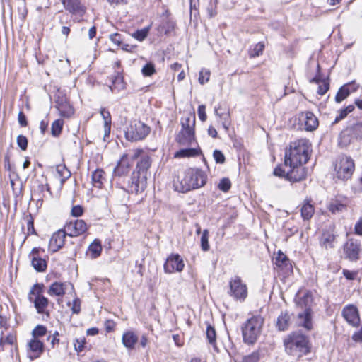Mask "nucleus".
Masks as SVG:
<instances>
[{
	"mask_svg": "<svg viewBox=\"0 0 362 362\" xmlns=\"http://www.w3.org/2000/svg\"><path fill=\"white\" fill-rule=\"evenodd\" d=\"M342 315L346 321L353 327H358L361 320L356 306L353 305H346L342 310Z\"/></svg>",
	"mask_w": 362,
	"mask_h": 362,
	"instance_id": "nucleus-15",
	"label": "nucleus"
},
{
	"mask_svg": "<svg viewBox=\"0 0 362 362\" xmlns=\"http://www.w3.org/2000/svg\"><path fill=\"white\" fill-rule=\"evenodd\" d=\"M354 168V162L350 157L341 156L334 166L335 176L340 180H348L351 177Z\"/></svg>",
	"mask_w": 362,
	"mask_h": 362,
	"instance_id": "nucleus-8",
	"label": "nucleus"
},
{
	"mask_svg": "<svg viewBox=\"0 0 362 362\" xmlns=\"http://www.w3.org/2000/svg\"><path fill=\"white\" fill-rule=\"evenodd\" d=\"M200 150L195 148L181 149L175 154V158L194 157L198 156Z\"/></svg>",
	"mask_w": 362,
	"mask_h": 362,
	"instance_id": "nucleus-36",
	"label": "nucleus"
},
{
	"mask_svg": "<svg viewBox=\"0 0 362 362\" xmlns=\"http://www.w3.org/2000/svg\"><path fill=\"white\" fill-rule=\"evenodd\" d=\"M349 94L350 90L349 89V85H344L341 86L337 93L335 96V101L337 103H341L345 100L349 95Z\"/></svg>",
	"mask_w": 362,
	"mask_h": 362,
	"instance_id": "nucleus-39",
	"label": "nucleus"
},
{
	"mask_svg": "<svg viewBox=\"0 0 362 362\" xmlns=\"http://www.w3.org/2000/svg\"><path fill=\"white\" fill-rule=\"evenodd\" d=\"M287 170L282 169L281 167H277L274 170V175L280 177H286Z\"/></svg>",
	"mask_w": 362,
	"mask_h": 362,
	"instance_id": "nucleus-62",
	"label": "nucleus"
},
{
	"mask_svg": "<svg viewBox=\"0 0 362 362\" xmlns=\"http://www.w3.org/2000/svg\"><path fill=\"white\" fill-rule=\"evenodd\" d=\"M286 352L297 358L310 352L307 337L299 333H291L284 341Z\"/></svg>",
	"mask_w": 362,
	"mask_h": 362,
	"instance_id": "nucleus-3",
	"label": "nucleus"
},
{
	"mask_svg": "<svg viewBox=\"0 0 362 362\" xmlns=\"http://www.w3.org/2000/svg\"><path fill=\"white\" fill-rule=\"evenodd\" d=\"M86 345V339L83 337L76 338L74 341V349L77 352H81L84 350Z\"/></svg>",
	"mask_w": 362,
	"mask_h": 362,
	"instance_id": "nucleus-48",
	"label": "nucleus"
},
{
	"mask_svg": "<svg viewBox=\"0 0 362 362\" xmlns=\"http://www.w3.org/2000/svg\"><path fill=\"white\" fill-rule=\"evenodd\" d=\"M47 333V329L43 325H37L32 332V339H38V337H43Z\"/></svg>",
	"mask_w": 362,
	"mask_h": 362,
	"instance_id": "nucleus-45",
	"label": "nucleus"
},
{
	"mask_svg": "<svg viewBox=\"0 0 362 362\" xmlns=\"http://www.w3.org/2000/svg\"><path fill=\"white\" fill-rule=\"evenodd\" d=\"M296 325L298 327H303L307 330L313 329L312 312L311 309L306 308L302 313L298 314Z\"/></svg>",
	"mask_w": 362,
	"mask_h": 362,
	"instance_id": "nucleus-23",
	"label": "nucleus"
},
{
	"mask_svg": "<svg viewBox=\"0 0 362 362\" xmlns=\"http://www.w3.org/2000/svg\"><path fill=\"white\" fill-rule=\"evenodd\" d=\"M206 107L204 105H201L198 107L197 113L199 118L201 121L204 122L206 119V114L205 112Z\"/></svg>",
	"mask_w": 362,
	"mask_h": 362,
	"instance_id": "nucleus-59",
	"label": "nucleus"
},
{
	"mask_svg": "<svg viewBox=\"0 0 362 362\" xmlns=\"http://www.w3.org/2000/svg\"><path fill=\"white\" fill-rule=\"evenodd\" d=\"M110 40L115 45L119 46L122 44V38L120 34L113 33L110 35Z\"/></svg>",
	"mask_w": 362,
	"mask_h": 362,
	"instance_id": "nucleus-58",
	"label": "nucleus"
},
{
	"mask_svg": "<svg viewBox=\"0 0 362 362\" xmlns=\"http://www.w3.org/2000/svg\"><path fill=\"white\" fill-rule=\"evenodd\" d=\"M211 72L209 69H202L199 74V82L204 84L208 82L210 78Z\"/></svg>",
	"mask_w": 362,
	"mask_h": 362,
	"instance_id": "nucleus-47",
	"label": "nucleus"
},
{
	"mask_svg": "<svg viewBox=\"0 0 362 362\" xmlns=\"http://www.w3.org/2000/svg\"><path fill=\"white\" fill-rule=\"evenodd\" d=\"M47 293L50 296H62L65 293V284L54 282L51 284Z\"/></svg>",
	"mask_w": 362,
	"mask_h": 362,
	"instance_id": "nucleus-32",
	"label": "nucleus"
},
{
	"mask_svg": "<svg viewBox=\"0 0 362 362\" xmlns=\"http://www.w3.org/2000/svg\"><path fill=\"white\" fill-rule=\"evenodd\" d=\"M335 241V235L329 232L323 233L320 244L325 249L333 248L334 243Z\"/></svg>",
	"mask_w": 362,
	"mask_h": 362,
	"instance_id": "nucleus-31",
	"label": "nucleus"
},
{
	"mask_svg": "<svg viewBox=\"0 0 362 362\" xmlns=\"http://www.w3.org/2000/svg\"><path fill=\"white\" fill-rule=\"evenodd\" d=\"M301 217L303 220L310 219L315 212V207L311 204L310 199H305L300 209Z\"/></svg>",
	"mask_w": 362,
	"mask_h": 362,
	"instance_id": "nucleus-25",
	"label": "nucleus"
},
{
	"mask_svg": "<svg viewBox=\"0 0 362 362\" xmlns=\"http://www.w3.org/2000/svg\"><path fill=\"white\" fill-rule=\"evenodd\" d=\"M131 165L127 154H124L118 161L113 170L114 176L122 177L127 175L130 170Z\"/></svg>",
	"mask_w": 362,
	"mask_h": 362,
	"instance_id": "nucleus-22",
	"label": "nucleus"
},
{
	"mask_svg": "<svg viewBox=\"0 0 362 362\" xmlns=\"http://www.w3.org/2000/svg\"><path fill=\"white\" fill-rule=\"evenodd\" d=\"M102 252L101 243L98 240H95L88 247L87 255L91 259H95L99 257Z\"/></svg>",
	"mask_w": 362,
	"mask_h": 362,
	"instance_id": "nucleus-29",
	"label": "nucleus"
},
{
	"mask_svg": "<svg viewBox=\"0 0 362 362\" xmlns=\"http://www.w3.org/2000/svg\"><path fill=\"white\" fill-rule=\"evenodd\" d=\"M354 230L356 234L362 235V218L356 223Z\"/></svg>",
	"mask_w": 362,
	"mask_h": 362,
	"instance_id": "nucleus-64",
	"label": "nucleus"
},
{
	"mask_svg": "<svg viewBox=\"0 0 362 362\" xmlns=\"http://www.w3.org/2000/svg\"><path fill=\"white\" fill-rule=\"evenodd\" d=\"M201 247L203 251L206 252L209 250V231L205 229L202 232V235L201 237Z\"/></svg>",
	"mask_w": 362,
	"mask_h": 362,
	"instance_id": "nucleus-44",
	"label": "nucleus"
},
{
	"mask_svg": "<svg viewBox=\"0 0 362 362\" xmlns=\"http://www.w3.org/2000/svg\"><path fill=\"white\" fill-rule=\"evenodd\" d=\"M343 274L348 280H354L357 276V272L349 271L347 269L343 270Z\"/></svg>",
	"mask_w": 362,
	"mask_h": 362,
	"instance_id": "nucleus-61",
	"label": "nucleus"
},
{
	"mask_svg": "<svg viewBox=\"0 0 362 362\" xmlns=\"http://www.w3.org/2000/svg\"><path fill=\"white\" fill-rule=\"evenodd\" d=\"M311 144L306 139H300L292 142L290 148L284 156V166L288 165H304L309 160Z\"/></svg>",
	"mask_w": 362,
	"mask_h": 362,
	"instance_id": "nucleus-2",
	"label": "nucleus"
},
{
	"mask_svg": "<svg viewBox=\"0 0 362 362\" xmlns=\"http://www.w3.org/2000/svg\"><path fill=\"white\" fill-rule=\"evenodd\" d=\"M264 49V44L263 42H258L255 45V47L250 52L251 57H255L261 55Z\"/></svg>",
	"mask_w": 362,
	"mask_h": 362,
	"instance_id": "nucleus-49",
	"label": "nucleus"
},
{
	"mask_svg": "<svg viewBox=\"0 0 362 362\" xmlns=\"http://www.w3.org/2000/svg\"><path fill=\"white\" fill-rule=\"evenodd\" d=\"M264 319L260 316H253L248 319L242 328L243 337L245 343L254 344L260 334Z\"/></svg>",
	"mask_w": 362,
	"mask_h": 362,
	"instance_id": "nucleus-4",
	"label": "nucleus"
},
{
	"mask_svg": "<svg viewBox=\"0 0 362 362\" xmlns=\"http://www.w3.org/2000/svg\"><path fill=\"white\" fill-rule=\"evenodd\" d=\"M354 110V106L352 105H348L346 107L341 109L338 112L333 123H337L340 120L344 119L349 113L351 112Z\"/></svg>",
	"mask_w": 362,
	"mask_h": 362,
	"instance_id": "nucleus-41",
	"label": "nucleus"
},
{
	"mask_svg": "<svg viewBox=\"0 0 362 362\" xmlns=\"http://www.w3.org/2000/svg\"><path fill=\"white\" fill-rule=\"evenodd\" d=\"M231 187L230 180L228 178H222L218 184V189L224 192H227Z\"/></svg>",
	"mask_w": 362,
	"mask_h": 362,
	"instance_id": "nucleus-50",
	"label": "nucleus"
},
{
	"mask_svg": "<svg viewBox=\"0 0 362 362\" xmlns=\"http://www.w3.org/2000/svg\"><path fill=\"white\" fill-rule=\"evenodd\" d=\"M17 144L22 151H25L28 147V139L23 135H18L17 137Z\"/></svg>",
	"mask_w": 362,
	"mask_h": 362,
	"instance_id": "nucleus-52",
	"label": "nucleus"
},
{
	"mask_svg": "<svg viewBox=\"0 0 362 362\" xmlns=\"http://www.w3.org/2000/svg\"><path fill=\"white\" fill-rule=\"evenodd\" d=\"M184 267L183 259L178 254H172L168 257L164 264V271L168 274L175 272H180L183 270Z\"/></svg>",
	"mask_w": 362,
	"mask_h": 362,
	"instance_id": "nucleus-13",
	"label": "nucleus"
},
{
	"mask_svg": "<svg viewBox=\"0 0 362 362\" xmlns=\"http://www.w3.org/2000/svg\"><path fill=\"white\" fill-rule=\"evenodd\" d=\"M18 119L21 127H26L28 125L26 117L23 112H20L18 113Z\"/></svg>",
	"mask_w": 362,
	"mask_h": 362,
	"instance_id": "nucleus-63",
	"label": "nucleus"
},
{
	"mask_svg": "<svg viewBox=\"0 0 362 362\" xmlns=\"http://www.w3.org/2000/svg\"><path fill=\"white\" fill-rule=\"evenodd\" d=\"M182 129L176 137V141L182 146L191 145L194 141L195 116L182 119Z\"/></svg>",
	"mask_w": 362,
	"mask_h": 362,
	"instance_id": "nucleus-7",
	"label": "nucleus"
},
{
	"mask_svg": "<svg viewBox=\"0 0 362 362\" xmlns=\"http://www.w3.org/2000/svg\"><path fill=\"white\" fill-rule=\"evenodd\" d=\"M18 11L21 18L23 20L25 19L28 14L26 4L23 3V2H21V4H19V6L18 7Z\"/></svg>",
	"mask_w": 362,
	"mask_h": 362,
	"instance_id": "nucleus-55",
	"label": "nucleus"
},
{
	"mask_svg": "<svg viewBox=\"0 0 362 362\" xmlns=\"http://www.w3.org/2000/svg\"><path fill=\"white\" fill-rule=\"evenodd\" d=\"M40 248L34 247L29 254V258L33 268L37 272H44L47 268L45 259L41 258L39 255Z\"/></svg>",
	"mask_w": 362,
	"mask_h": 362,
	"instance_id": "nucleus-20",
	"label": "nucleus"
},
{
	"mask_svg": "<svg viewBox=\"0 0 362 362\" xmlns=\"http://www.w3.org/2000/svg\"><path fill=\"white\" fill-rule=\"evenodd\" d=\"M360 251V243L357 240L350 239L344 245L346 257L351 261L359 259Z\"/></svg>",
	"mask_w": 362,
	"mask_h": 362,
	"instance_id": "nucleus-19",
	"label": "nucleus"
},
{
	"mask_svg": "<svg viewBox=\"0 0 362 362\" xmlns=\"http://www.w3.org/2000/svg\"><path fill=\"white\" fill-rule=\"evenodd\" d=\"M207 181V175L201 169L189 168L186 169L181 177L174 182L175 190L185 193L192 189L204 186Z\"/></svg>",
	"mask_w": 362,
	"mask_h": 362,
	"instance_id": "nucleus-1",
	"label": "nucleus"
},
{
	"mask_svg": "<svg viewBox=\"0 0 362 362\" xmlns=\"http://www.w3.org/2000/svg\"><path fill=\"white\" fill-rule=\"evenodd\" d=\"M28 354L33 360L41 356L44 351V344L38 339H31L28 343Z\"/></svg>",
	"mask_w": 362,
	"mask_h": 362,
	"instance_id": "nucleus-21",
	"label": "nucleus"
},
{
	"mask_svg": "<svg viewBox=\"0 0 362 362\" xmlns=\"http://www.w3.org/2000/svg\"><path fill=\"white\" fill-rule=\"evenodd\" d=\"M286 179L291 182H299L306 177L307 170L303 165H288Z\"/></svg>",
	"mask_w": 362,
	"mask_h": 362,
	"instance_id": "nucleus-14",
	"label": "nucleus"
},
{
	"mask_svg": "<svg viewBox=\"0 0 362 362\" xmlns=\"http://www.w3.org/2000/svg\"><path fill=\"white\" fill-rule=\"evenodd\" d=\"M329 83L324 81H322V84H320L318 86L317 93L320 95H323L327 92V90H329Z\"/></svg>",
	"mask_w": 362,
	"mask_h": 362,
	"instance_id": "nucleus-54",
	"label": "nucleus"
},
{
	"mask_svg": "<svg viewBox=\"0 0 362 362\" xmlns=\"http://www.w3.org/2000/svg\"><path fill=\"white\" fill-rule=\"evenodd\" d=\"M259 354L253 352L251 354L246 356L243 358V362H258Z\"/></svg>",
	"mask_w": 362,
	"mask_h": 362,
	"instance_id": "nucleus-57",
	"label": "nucleus"
},
{
	"mask_svg": "<svg viewBox=\"0 0 362 362\" xmlns=\"http://www.w3.org/2000/svg\"><path fill=\"white\" fill-rule=\"evenodd\" d=\"M275 264L278 267L285 269L288 271L292 269L289 259L285 254L280 251L278 252L277 256L275 258Z\"/></svg>",
	"mask_w": 362,
	"mask_h": 362,
	"instance_id": "nucleus-28",
	"label": "nucleus"
},
{
	"mask_svg": "<svg viewBox=\"0 0 362 362\" xmlns=\"http://www.w3.org/2000/svg\"><path fill=\"white\" fill-rule=\"evenodd\" d=\"M138 336L132 331L124 332L122 341L123 345L128 349H133L136 344L138 342Z\"/></svg>",
	"mask_w": 362,
	"mask_h": 362,
	"instance_id": "nucleus-24",
	"label": "nucleus"
},
{
	"mask_svg": "<svg viewBox=\"0 0 362 362\" xmlns=\"http://www.w3.org/2000/svg\"><path fill=\"white\" fill-rule=\"evenodd\" d=\"M63 120L57 119L52 124V134L54 136H58L62 130L63 127Z\"/></svg>",
	"mask_w": 362,
	"mask_h": 362,
	"instance_id": "nucleus-43",
	"label": "nucleus"
},
{
	"mask_svg": "<svg viewBox=\"0 0 362 362\" xmlns=\"http://www.w3.org/2000/svg\"><path fill=\"white\" fill-rule=\"evenodd\" d=\"M57 174L60 179L61 185H63L64 182L71 177V172L66 167L65 165H58L56 168Z\"/></svg>",
	"mask_w": 362,
	"mask_h": 362,
	"instance_id": "nucleus-35",
	"label": "nucleus"
},
{
	"mask_svg": "<svg viewBox=\"0 0 362 362\" xmlns=\"http://www.w3.org/2000/svg\"><path fill=\"white\" fill-rule=\"evenodd\" d=\"M213 156L217 163L223 164L225 162V156L219 150H215L213 153Z\"/></svg>",
	"mask_w": 362,
	"mask_h": 362,
	"instance_id": "nucleus-53",
	"label": "nucleus"
},
{
	"mask_svg": "<svg viewBox=\"0 0 362 362\" xmlns=\"http://www.w3.org/2000/svg\"><path fill=\"white\" fill-rule=\"evenodd\" d=\"M42 285L35 284L29 293V300L33 303L37 313L45 314L47 317H49V313L47 310L49 300L42 295Z\"/></svg>",
	"mask_w": 362,
	"mask_h": 362,
	"instance_id": "nucleus-6",
	"label": "nucleus"
},
{
	"mask_svg": "<svg viewBox=\"0 0 362 362\" xmlns=\"http://www.w3.org/2000/svg\"><path fill=\"white\" fill-rule=\"evenodd\" d=\"M291 324V316L287 312H282L278 317L276 326L280 331H284L288 329Z\"/></svg>",
	"mask_w": 362,
	"mask_h": 362,
	"instance_id": "nucleus-27",
	"label": "nucleus"
},
{
	"mask_svg": "<svg viewBox=\"0 0 362 362\" xmlns=\"http://www.w3.org/2000/svg\"><path fill=\"white\" fill-rule=\"evenodd\" d=\"M15 337L12 334H8L6 337H4L3 336L0 337V351L3 350V346L4 344H13L15 341Z\"/></svg>",
	"mask_w": 362,
	"mask_h": 362,
	"instance_id": "nucleus-51",
	"label": "nucleus"
},
{
	"mask_svg": "<svg viewBox=\"0 0 362 362\" xmlns=\"http://www.w3.org/2000/svg\"><path fill=\"white\" fill-rule=\"evenodd\" d=\"M328 209L332 214H339L341 213L346 210V206L343 204L338 201H333L329 204Z\"/></svg>",
	"mask_w": 362,
	"mask_h": 362,
	"instance_id": "nucleus-40",
	"label": "nucleus"
},
{
	"mask_svg": "<svg viewBox=\"0 0 362 362\" xmlns=\"http://www.w3.org/2000/svg\"><path fill=\"white\" fill-rule=\"evenodd\" d=\"M110 81L111 84L109 86V88L112 92L115 89L119 90L124 88L123 78L118 72L110 77Z\"/></svg>",
	"mask_w": 362,
	"mask_h": 362,
	"instance_id": "nucleus-34",
	"label": "nucleus"
},
{
	"mask_svg": "<svg viewBox=\"0 0 362 362\" xmlns=\"http://www.w3.org/2000/svg\"><path fill=\"white\" fill-rule=\"evenodd\" d=\"M67 235L77 237L83 234L88 229L87 225L83 220L76 219L67 222L64 226Z\"/></svg>",
	"mask_w": 362,
	"mask_h": 362,
	"instance_id": "nucleus-12",
	"label": "nucleus"
},
{
	"mask_svg": "<svg viewBox=\"0 0 362 362\" xmlns=\"http://www.w3.org/2000/svg\"><path fill=\"white\" fill-rule=\"evenodd\" d=\"M300 122L304 127H301L308 132H312L316 129L318 127L319 122L315 115L309 111L302 112L299 117Z\"/></svg>",
	"mask_w": 362,
	"mask_h": 362,
	"instance_id": "nucleus-16",
	"label": "nucleus"
},
{
	"mask_svg": "<svg viewBox=\"0 0 362 362\" xmlns=\"http://www.w3.org/2000/svg\"><path fill=\"white\" fill-rule=\"evenodd\" d=\"M64 8L73 15L82 16L86 12V7L81 0H60Z\"/></svg>",
	"mask_w": 362,
	"mask_h": 362,
	"instance_id": "nucleus-18",
	"label": "nucleus"
},
{
	"mask_svg": "<svg viewBox=\"0 0 362 362\" xmlns=\"http://www.w3.org/2000/svg\"><path fill=\"white\" fill-rule=\"evenodd\" d=\"M228 294L235 300L244 301L247 296V287L240 277L235 276L229 281Z\"/></svg>",
	"mask_w": 362,
	"mask_h": 362,
	"instance_id": "nucleus-10",
	"label": "nucleus"
},
{
	"mask_svg": "<svg viewBox=\"0 0 362 362\" xmlns=\"http://www.w3.org/2000/svg\"><path fill=\"white\" fill-rule=\"evenodd\" d=\"M83 212V208L79 205L74 206L71 209V215L74 217H78L81 216Z\"/></svg>",
	"mask_w": 362,
	"mask_h": 362,
	"instance_id": "nucleus-60",
	"label": "nucleus"
},
{
	"mask_svg": "<svg viewBox=\"0 0 362 362\" xmlns=\"http://www.w3.org/2000/svg\"><path fill=\"white\" fill-rule=\"evenodd\" d=\"M355 140L362 141V120L349 124L340 133L339 144L346 147Z\"/></svg>",
	"mask_w": 362,
	"mask_h": 362,
	"instance_id": "nucleus-5",
	"label": "nucleus"
},
{
	"mask_svg": "<svg viewBox=\"0 0 362 362\" xmlns=\"http://www.w3.org/2000/svg\"><path fill=\"white\" fill-rule=\"evenodd\" d=\"M146 187V175H141L136 172H133L125 190L129 193L138 194L144 191Z\"/></svg>",
	"mask_w": 362,
	"mask_h": 362,
	"instance_id": "nucleus-11",
	"label": "nucleus"
},
{
	"mask_svg": "<svg viewBox=\"0 0 362 362\" xmlns=\"http://www.w3.org/2000/svg\"><path fill=\"white\" fill-rule=\"evenodd\" d=\"M151 165V160L149 156L145 154L141 158V160L138 162L136 171L141 175H146L148 169Z\"/></svg>",
	"mask_w": 362,
	"mask_h": 362,
	"instance_id": "nucleus-26",
	"label": "nucleus"
},
{
	"mask_svg": "<svg viewBox=\"0 0 362 362\" xmlns=\"http://www.w3.org/2000/svg\"><path fill=\"white\" fill-rule=\"evenodd\" d=\"M100 115L104 120L105 136H108L111 129V115L108 110L105 108L100 110Z\"/></svg>",
	"mask_w": 362,
	"mask_h": 362,
	"instance_id": "nucleus-33",
	"label": "nucleus"
},
{
	"mask_svg": "<svg viewBox=\"0 0 362 362\" xmlns=\"http://www.w3.org/2000/svg\"><path fill=\"white\" fill-rule=\"evenodd\" d=\"M216 3L217 0H210L209 6L207 8V11L211 18L215 16L217 13L216 11Z\"/></svg>",
	"mask_w": 362,
	"mask_h": 362,
	"instance_id": "nucleus-56",
	"label": "nucleus"
},
{
	"mask_svg": "<svg viewBox=\"0 0 362 362\" xmlns=\"http://www.w3.org/2000/svg\"><path fill=\"white\" fill-rule=\"evenodd\" d=\"M151 129L141 121H134L127 128L125 136L129 141H139L144 139L149 133Z\"/></svg>",
	"mask_w": 362,
	"mask_h": 362,
	"instance_id": "nucleus-9",
	"label": "nucleus"
},
{
	"mask_svg": "<svg viewBox=\"0 0 362 362\" xmlns=\"http://www.w3.org/2000/svg\"><path fill=\"white\" fill-rule=\"evenodd\" d=\"M105 172L102 169H96L92 173V182L94 187L101 188L105 180Z\"/></svg>",
	"mask_w": 362,
	"mask_h": 362,
	"instance_id": "nucleus-30",
	"label": "nucleus"
},
{
	"mask_svg": "<svg viewBox=\"0 0 362 362\" xmlns=\"http://www.w3.org/2000/svg\"><path fill=\"white\" fill-rule=\"evenodd\" d=\"M142 74L144 76H151L156 73L155 66L153 63L149 62L145 64L141 69Z\"/></svg>",
	"mask_w": 362,
	"mask_h": 362,
	"instance_id": "nucleus-46",
	"label": "nucleus"
},
{
	"mask_svg": "<svg viewBox=\"0 0 362 362\" xmlns=\"http://www.w3.org/2000/svg\"><path fill=\"white\" fill-rule=\"evenodd\" d=\"M149 33V27H146L142 28L141 30H137L134 33L132 34V37L135 38L139 42L144 41L146 37L148 36Z\"/></svg>",
	"mask_w": 362,
	"mask_h": 362,
	"instance_id": "nucleus-42",
	"label": "nucleus"
},
{
	"mask_svg": "<svg viewBox=\"0 0 362 362\" xmlns=\"http://www.w3.org/2000/svg\"><path fill=\"white\" fill-rule=\"evenodd\" d=\"M206 335L209 344H211L214 348V349L216 350V332L214 327L210 325H208L206 330Z\"/></svg>",
	"mask_w": 362,
	"mask_h": 362,
	"instance_id": "nucleus-37",
	"label": "nucleus"
},
{
	"mask_svg": "<svg viewBox=\"0 0 362 362\" xmlns=\"http://www.w3.org/2000/svg\"><path fill=\"white\" fill-rule=\"evenodd\" d=\"M58 111L62 117H70L74 114V108L68 101L66 103L61 104L60 107H58Z\"/></svg>",
	"mask_w": 362,
	"mask_h": 362,
	"instance_id": "nucleus-38",
	"label": "nucleus"
},
{
	"mask_svg": "<svg viewBox=\"0 0 362 362\" xmlns=\"http://www.w3.org/2000/svg\"><path fill=\"white\" fill-rule=\"evenodd\" d=\"M66 235H67V233L64 228L54 233L49 240V250L54 252L62 248L64 244Z\"/></svg>",
	"mask_w": 362,
	"mask_h": 362,
	"instance_id": "nucleus-17",
	"label": "nucleus"
}]
</instances>
